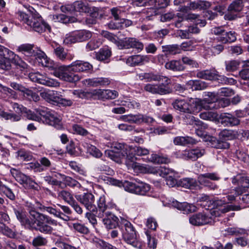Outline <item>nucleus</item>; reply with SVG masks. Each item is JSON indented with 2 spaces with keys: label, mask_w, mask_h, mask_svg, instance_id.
<instances>
[{
  "label": "nucleus",
  "mask_w": 249,
  "mask_h": 249,
  "mask_svg": "<svg viewBox=\"0 0 249 249\" xmlns=\"http://www.w3.org/2000/svg\"><path fill=\"white\" fill-rule=\"evenodd\" d=\"M29 208L30 219L25 212L19 208H13V211L17 218L22 225L26 228L39 231L44 234H50L53 229L50 225H56V221L49 216L36 212L33 205L30 203Z\"/></svg>",
  "instance_id": "nucleus-1"
},
{
  "label": "nucleus",
  "mask_w": 249,
  "mask_h": 249,
  "mask_svg": "<svg viewBox=\"0 0 249 249\" xmlns=\"http://www.w3.org/2000/svg\"><path fill=\"white\" fill-rule=\"evenodd\" d=\"M10 105L12 110L9 109L10 111H14L15 113L7 112L4 111H1L0 113V116L5 120H9L12 122H17L20 121L22 119L23 114H25L26 117L30 120L40 122L42 120L41 116H40L37 112L38 114L32 112L30 110H28L26 107L22 105L18 104L17 103H10Z\"/></svg>",
  "instance_id": "nucleus-2"
},
{
  "label": "nucleus",
  "mask_w": 249,
  "mask_h": 249,
  "mask_svg": "<svg viewBox=\"0 0 249 249\" xmlns=\"http://www.w3.org/2000/svg\"><path fill=\"white\" fill-rule=\"evenodd\" d=\"M18 18L33 30L39 33L45 32L46 30L51 31V27L46 23L41 16L32 7L29 9L28 13L18 11L17 13Z\"/></svg>",
  "instance_id": "nucleus-3"
},
{
  "label": "nucleus",
  "mask_w": 249,
  "mask_h": 249,
  "mask_svg": "<svg viewBox=\"0 0 249 249\" xmlns=\"http://www.w3.org/2000/svg\"><path fill=\"white\" fill-rule=\"evenodd\" d=\"M208 97L203 100L198 98H191L188 102V111L187 113H196L199 112L202 108L205 110L216 109L219 107L220 101L213 92H208Z\"/></svg>",
  "instance_id": "nucleus-4"
},
{
  "label": "nucleus",
  "mask_w": 249,
  "mask_h": 249,
  "mask_svg": "<svg viewBox=\"0 0 249 249\" xmlns=\"http://www.w3.org/2000/svg\"><path fill=\"white\" fill-rule=\"evenodd\" d=\"M127 157L129 160L126 161V166L128 169H133L136 172L159 174L160 176L173 174L174 175L173 170L166 168L164 166L155 167L137 163L135 161L137 160V158L132 154L129 155Z\"/></svg>",
  "instance_id": "nucleus-5"
},
{
  "label": "nucleus",
  "mask_w": 249,
  "mask_h": 249,
  "mask_svg": "<svg viewBox=\"0 0 249 249\" xmlns=\"http://www.w3.org/2000/svg\"><path fill=\"white\" fill-rule=\"evenodd\" d=\"M119 223V228L121 230L124 241L135 248H140L141 244L137 239L136 231L133 225L127 220L122 217Z\"/></svg>",
  "instance_id": "nucleus-6"
},
{
  "label": "nucleus",
  "mask_w": 249,
  "mask_h": 249,
  "mask_svg": "<svg viewBox=\"0 0 249 249\" xmlns=\"http://www.w3.org/2000/svg\"><path fill=\"white\" fill-rule=\"evenodd\" d=\"M10 173L16 180L22 185L25 189L39 190L40 188L39 185L30 177L15 168H12L10 170Z\"/></svg>",
  "instance_id": "nucleus-7"
},
{
  "label": "nucleus",
  "mask_w": 249,
  "mask_h": 249,
  "mask_svg": "<svg viewBox=\"0 0 249 249\" xmlns=\"http://www.w3.org/2000/svg\"><path fill=\"white\" fill-rule=\"evenodd\" d=\"M36 110L45 119L46 123L49 125L54 126L57 129L63 128L60 117L55 112L50 111L45 107L38 108Z\"/></svg>",
  "instance_id": "nucleus-8"
},
{
  "label": "nucleus",
  "mask_w": 249,
  "mask_h": 249,
  "mask_svg": "<svg viewBox=\"0 0 249 249\" xmlns=\"http://www.w3.org/2000/svg\"><path fill=\"white\" fill-rule=\"evenodd\" d=\"M71 71V64L69 65H62L55 68L53 72V75L60 79L73 83L79 81L80 79L78 74L69 73Z\"/></svg>",
  "instance_id": "nucleus-9"
},
{
  "label": "nucleus",
  "mask_w": 249,
  "mask_h": 249,
  "mask_svg": "<svg viewBox=\"0 0 249 249\" xmlns=\"http://www.w3.org/2000/svg\"><path fill=\"white\" fill-rule=\"evenodd\" d=\"M92 36L91 32L85 30L73 32L71 34L66 35L63 42L68 45L78 42H82L89 39Z\"/></svg>",
  "instance_id": "nucleus-10"
},
{
  "label": "nucleus",
  "mask_w": 249,
  "mask_h": 249,
  "mask_svg": "<svg viewBox=\"0 0 249 249\" xmlns=\"http://www.w3.org/2000/svg\"><path fill=\"white\" fill-rule=\"evenodd\" d=\"M171 82V79L169 78V81L167 83H165V81H162L160 84H147L143 89L144 90L153 94L160 95L169 94L172 92V89L169 86Z\"/></svg>",
  "instance_id": "nucleus-11"
},
{
  "label": "nucleus",
  "mask_w": 249,
  "mask_h": 249,
  "mask_svg": "<svg viewBox=\"0 0 249 249\" xmlns=\"http://www.w3.org/2000/svg\"><path fill=\"white\" fill-rule=\"evenodd\" d=\"M236 135V132L233 130L226 129L222 130L219 134V140H216V143L213 146L220 149L229 148L230 145L226 141L234 139Z\"/></svg>",
  "instance_id": "nucleus-12"
},
{
  "label": "nucleus",
  "mask_w": 249,
  "mask_h": 249,
  "mask_svg": "<svg viewBox=\"0 0 249 249\" xmlns=\"http://www.w3.org/2000/svg\"><path fill=\"white\" fill-rule=\"evenodd\" d=\"M124 186L126 191L140 195H145L150 189V186L143 182H138L137 183L126 182Z\"/></svg>",
  "instance_id": "nucleus-13"
},
{
  "label": "nucleus",
  "mask_w": 249,
  "mask_h": 249,
  "mask_svg": "<svg viewBox=\"0 0 249 249\" xmlns=\"http://www.w3.org/2000/svg\"><path fill=\"white\" fill-rule=\"evenodd\" d=\"M76 200L82 204L87 210L93 211L95 209V197L91 193H85L75 196Z\"/></svg>",
  "instance_id": "nucleus-14"
},
{
  "label": "nucleus",
  "mask_w": 249,
  "mask_h": 249,
  "mask_svg": "<svg viewBox=\"0 0 249 249\" xmlns=\"http://www.w3.org/2000/svg\"><path fill=\"white\" fill-rule=\"evenodd\" d=\"M190 223L195 226H201L212 224V218L203 213H199L192 215L189 218Z\"/></svg>",
  "instance_id": "nucleus-15"
},
{
  "label": "nucleus",
  "mask_w": 249,
  "mask_h": 249,
  "mask_svg": "<svg viewBox=\"0 0 249 249\" xmlns=\"http://www.w3.org/2000/svg\"><path fill=\"white\" fill-rule=\"evenodd\" d=\"M137 76L140 80H144L146 82L165 81V83H167L169 81L168 77L160 74H156L152 72L140 73L137 74Z\"/></svg>",
  "instance_id": "nucleus-16"
},
{
  "label": "nucleus",
  "mask_w": 249,
  "mask_h": 249,
  "mask_svg": "<svg viewBox=\"0 0 249 249\" xmlns=\"http://www.w3.org/2000/svg\"><path fill=\"white\" fill-rule=\"evenodd\" d=\"M205 153V150L204 148L201 147H197L195 148L184 151L182 154V156L185 160H196L203 156Z\"/></svg>",
  "instance_id": "nucleus-17"
},
{
  "label": "nucleus",
  "mask_w": 249,
  "mask_h": 249,
  "mask_svg": "<svg viewBox=\"0 0 249 249\" xmlns=\"http://www.w3.org/2000/svg\"><path fill=\"white\" fill-rule=\"evenodd\" d=\"M205 153V150L204 148L201 147H197L195 148L184 151L182 154V156L185 160H196L203 156Z\"/></svg>",
  "instance_id": "nucleus-18"
},
{
  "label": "nucleus",
  "mask_w": 249,
  "mask_h": 249,
  "mask_svg": "<svg viewBox=\"0 0 249 249\" xmlns=\"http://www.w3.org/2000/svg\"><path fill=\"white\" fill-rule=\"evenodd\" d=\"M60 92L54 90H44L40 93V96L45 101L54 105H58Z\"/></svg>",
  "instance_id": "nucleus-19"
},
{
  "label": "nucleus",
  "mask_w": 249,
  "mask_h": 249,
  "mask_svg": "<svg viewBox=\"0 0 249 249\" xmlns=\"http://www.w3.org/2000/svg\"><path fill=\"white\" fill-rule=\"evenodd\" d=\"M71 71L75 72H87L92 70L93 66L87 61L76 60L71 64Z\"/></svg>",
  "instance_id": "nucleus-20"
},
{
  "label": "nucleus",
  "mask_w": 249,
  "mask_h": 249,
  "mask_svg": "<svg viewBox=\"0 0 249 249\" xmlns=\"http://www.w3.org/2000/svg\"><path fill=\"white\" fill-rule=\"evenodd\" d=\"M105 155L117 163H121L122 160L124 159L125 160V163H126V161L128 160H129L127 157L131 154L130 153L128 154L127 152L125 151H122V153H121L114 150H109L105 151Z\"/></svg>",
  "instance_id": "nucleus-21"
},
{
  "label": "nucleus",
  "mask_w": 249,
  "mask_h": 249,
  "mask_svg": "<svg viewBox=\"0 0 249 249\" xmlns=\"http://www.w3.org/2000/svg\"><path fill=\"white\" fill-rule=\"evenodd\" d=\"M82 82L85 86L96 87L108 85L110 82L107 78L94 77L85 79Z\"/></svg>",
  "instance_id": "nucleus-22"
},
{
  "label": "nucleus",
  "mask_w": 249,
  "mask_h": 249,
  "mask_svg": "<svg viewBox=\"0 0 249 249\" xmlns=\"http://www.w3.org/2000/svg\"><path fill=\"white\" fill-rule=\"evenodd\" d=\"M150 61L148 55H134L129 56L126 60V63L131 66L142 65Z\"/></svg>",
  "instance_id": "nucleus-23"
},
{
  "label": "nucleus",
  "mask_w": 249,
  "mask_h": 249,
  "mask_svg": "<svg viewBox=\"0 0 249 249\" xmlns=\"http://www.w3.org/2000/svg\"><path fill=\"white\" fill-rule=\"evenodd\" d=\"M38 50H36L34 44H23L17 48L18 52L27 57H35Z\"/></svg>",
  "instance_id": "nucleus-24"
},
{
  "label": "nucleus",
  "mask_w": 249,
  "mask_h": 249,
  "mask_svg": "<svg viewBox=\"0 0 249 249\" xmlns=\"http://www.w3.org/2000/svg\"><path fill=\"white\" fill-rule=\"evenodd\" d=\"M219 122L225 126H233L239 124V120L229 113L222 114L218 120Z\"/></svg>",
  "instance_id": "nucleus-25"
},
{
  "label": "nucleus",
  "mask_w": 249,
  "mask_h": 249,
  "mask_svg": "<svg viewBox=\"0 0 249 249\" xmlns=\"http://www.w3.org/2000/svg\"><path fill=\"white\" fill-rule=\"evenodd\" d=\"M108 207L106 204V197L105 196H101L97 201V207L95 206L94 210L96 212V215L98 217L103 218L105 216V214L109 213L107 211Z\"/></svg>",
  "instance_id": "nucleus-26"
},
{
  "label": "nucleus",
  "mask_w": 249,
  "mask_h": 249,
  "mask_svg": "<svg viewBox=\"0 0 249 249\" xmlns=\"http://www.w3.org/2000/svg\"><path fill=\"white\" fill-rule=\"evenodd\" d=\"M72 93L80 98H87L93 96L103 98V89H93L89 92L82 90H74Z\"/></svg>",
  "instance_id": "nucleus-27"
},
{
  "label": "nucleus",
  "mask_w": 249,
  "mask_h": 249,
  "mask_svg": "<svg viewBox=\"0 0 249 249\" xmlns=\"http://www.w3.org/2000/svg\"><path fill=\"white\" fill-rule=\"evenodd\" d=\"M103 222L107 229H112L117 226L119 227V221L117 217L111 213L105 214Z\"/></svg>",
  "instance_id": "nucleus-28"
},
{
  "label": "nucleus",
  "mask_w": 249,
  "mask_h": 249,
  "mask_svg": "<svg viewBox=\"0 0 249 249\" xmlns=\"http://www.w3.org/2000/svg\"><path fill=\"white\" fill-rule=\"evenodd\" d=\"M249 7V0H234L228 7V10L231 13L241 11L244 7Z\"/></svg>",
  "instance_id": "nucleus-29"
},
{
  "label": "nucleus",
  "mask_w": 249,
  "mask_h": 249,
  "mask_svg": "<svg viewBox=\"0 0 249 249\" xmlns=\"http://www.w3.org/2000/svg\"><path fill=\"white\" fill-rule=\"evenodd\" d=\"M172 206L177 209L183 211V213L195 212L197 210L196 207L192 204L187 202L180 203L176 200L172 202Z\"/></svg>",
  "instance_id": "nucleus-30"
},
{
  "label": "nucleus",
  "mask_w": 249,
  "mask_h": 249,
  "mask_svg": "<svg viewBox=\"0 0 249 249\" xmlns=\"http://www.w3.org/2000/svg\"><path fill=\"white\" fill-rule=\"evenodd\" d=\"M217 76L218 71L215 69L200 71L196 73V76L198 78L207 80H216Z\"/></svg>",
  "instance_id": "nucleus-31"
},
{
  "label": "nucleus",
  "mask_w": 249,
  "mask_h": 249,
  "mask_svg": "<svg viewBox=\"0 0 249 249\" xmlns=\"http://www.w3.org/2000/svg\"><path fill=\"white\" fill-rule=\"evenodd\" d=\"M209 179L212 180H218L220 177L215 173H206L199 175L197 178L199 183L206 187L210 182Z\"/></svg>",
  "instance_id": "nucleus-32"
},
{
  "label": "nucleus",
  "mask_w": 249,
  "mask_h": 249,
  "mask_svg": "<svg viewBox=\"0 0 249 249\" xmlns=\"http://www.w3.org/2000/svg\"><path fill=\"white\" fill-rule=\"evenodd\" d=\"M54 53L56 57L62 61L67 60L71 61L74 57V55L68 53L65 51L64 49L61 46H59L54 49Z\"/></svg>",
  "instance_id": "nucleus-33"
},
{
  "label": "nucleus",
  "mask_w": 249,
  "mask_h": 249,
  "mask_svg": "<svg viewBox=\"0 0 249 249\" xmlns=\"http://www.w3.org/2000/svg\"><path fill=\"white\" fill-rule=\"evenodd\" d=\"M233 184L241 185L249 188V176L243 174H238L232 178Z\"/></svg>",
  "instance_id": "nucleus-34"
},
{
  "label": "nucleus",
  "mask_w": 249,
  "mask_h": 249,
  "mask_svg": "<svg viewBox=\"0 0 249 249\" xmlns=\"http://www.w3.org/2000/svg\"><path fill=\"white\" fill-rule=\"evenodd\" d=\"M217 40L223 43L233 42L236 40V34L233 31L226 32L225 31L222 36L217 37Z\"/></svg>",
  "instance_id": "nucleus-35"
},
{
  "label": "nucleus",
  "mask_w": 249,
  "mask_h": 249,
  "mask_svg": "<svg viewBox=\"0 0 249 249\" xmlns=\"http://www.w3.org/2000/svg\"><path fill=\"white\" fill-rule=\"evenodd\" d=\"M16 158L20 160L29 161L33 159L32 153L25 149H20L16 152Z\"/></svg>",
  "instance_id": "nucleus-36"
},
{
  "label": "nucleus",
  "mask_w": 249,
  "mask_h": 249,
  "mask_svg": "<svg viewBox=\"0 0 249 249\" xmlns=\"http://www.w3.org/2000/svg\"><path fill=\"white\" fill-rule=\"evenodd\" d=\"M35 58L42 66L46 67H51L50 59L47 57L46 54L41 50H39L38 51Z\"/></svg>",
  "instance_id": "nucleus-37"
},
{
  "label": "nucleus",
  "mask_w": 249,
  "mask_h": 249,
  "mask_svg": "<svg viewBox=\"0 0 249 249\" xmlns=\"http://www.w3.org/2000/svg\"><path fill=\"white\" fill-rule=\"evenodd\" d=\"M153 119L150 117L146 116L141 114L133 115L132 116V123L140 124L142 123H151Z\"/></svg>",
  "instance_id": "nucleus-38"
},
{
  "label": "nucleus",
  "mask_w": 249,
  "mask_h": 249,
  "mask_svg": "<svg viewBox=\"0 0 249 249\" xmlns=\"http://www.w3.org/2000/svg\"><path fill=\"white\" fill-rule=\"evenodd\" d=\"M111 55V51L107 47L100 49L99 52L96 53V58L99 61L108 60Z\"/></svg>",
  "instance_id": "nucleus-39"
},
{
  "label": "nucleus",
  "mask_w": 249,
  "mask_h": 249,
  "mask_svg": "<svg viewBox=\"0 0 249 249\" xmlns=\"http://www.w3.org/2000/svg\"><path fill=\"white\" fill-rule=\"evenodd\" d=\"M165 67L167 69L174 71H181L185 69V67L181 62L177 60H172L166 63Z\"/></svg>",
  "instance_id": "nucleus-40"
},
{
  "label": "nucleus",
  "mask_w": 249,
  "mask_h": 249,
  "mask_svg": "<svg viewBox=\"0 0 249 249\" xmlns=\"http://www.w3.org/2000/svg\"><path fill=\"white\" fill-rule=\"evenodd\" d=\"M174 143L176 145H185L188 144H195L196 141L190 137H177L174 140Z\"/></svg>",
  "instance_id": "nucleus-41"
},
{
  "label": "nucleus",
  "mask_w": 249,
  "mask_h": 249,
  "mask_svg": "<svg viewBox=\"0 0 249 249\" xmlns=\"http://www.w3.org/2000/svg\"><path fill=\"white\" fill-rule=\"evenodd\" d=\"M70 10L79 12H87L89 10V7L85 3L81 1H76L71 5Z\"/></svg>",
  "instance_id": "nucleus-42"
},
{
  "label": "nucleus",
  "mask_w": 249,
  "mask_h": 249,
  "mask_svg": "<svg viewBox=\"0 0 249 249\" xmlns=\"http://www.w3.org/2000/svg\"><path fill=\"white\" fill-rule=\"evenodd\" d=\"M0 230L4 235L8 237L14 238L17 235V231L15 226L9 227L6 224H4L0 228Z\"/></svg>",
  "instance_id": "nucleus-43"
},
{
  "label": "nucleus",
  "mask_w": 249,
  "mask_h": 249,
  "mask_svg": "<svg viewBox=\"0 0 249 249\" xmlns=\"http://www.w3.org/2000/svg\"><path fill=\"white\" fill-rule=\"evenodd\" d=\"M57 197L58 199L63 200L69 205L74 200L72 194L70 192L66 190L59 191L58 193Z\"/></svg>",
  "instance_id": "nucleus-44"
},
{
  "label": "nucleus",
  "mask_w": 249,
  "mask_h": 249,
  "mask_svg": "<svg viewBox=\"0 0 249 249\" xmlns=\"http://www.w3.org/2000/svg\"><path fill=\"white\" fill-rule=\"evenodd\" d=\"M174 107L181 112H187L188 111V102H186L184 100L177 99L173 103Z\"/></svg>",
  "instance_id": "nucleus-45"
},
{
  "label": "nucleus",
  "mask_w": 249,
  "mask_h": 249,
  "mask_svg": "<svg viewBox=\"0 0 249 249\" xmlns=\"http://www.w3.org/2000/svg\"><path fill=\"white\" fill-rule=\"evenodd\" d=\"M162 51L167 54H176L180 52L178 45L177 44L163 46Z\"/></svg>",
  "instance_id": "nucleus-46"
},
{
  "label": "nucleus",
  "mask_w": 249,
  "mask_h": 249,
  "mask_svg": "<svg viewBox=\"0 0 249 249\" xmlns=\"http://www.w3.org/2000/svg\"><path fill=\"white\" fill-rule=\"evenodd\" d=\"M180 184L183 187L190 189H194L197 186L196 180L192 178H185L181 179Z\"/></svg>",
  "instance_id": "nucleus-47"
},
{
  "label": "nucleus",
  "mask_w": 249,
  "mask_h": 249,
  "mask_svg": "<svg viewBox=\"0 0 249 249\" xmlns=\"http://www.w3.org/2000/svg\"><path fill=\"white\" fill-rule=\"evenodd\" d=\"M22 92H23V96L30 101L37 102L40 99L39 96L36 93L25 88H24Z\"/></svg>",
  "instance_id": "nucleus-48"
},
{
  "label": "nucleus",
  "mask_w": 249,
  "mask_h": 249,
  "mask_svg": "<svg viewBox=\"0 0 249 249\" xmlns=\"http://www.w3.org/2000/svg\"><path fill=\"white\" fill-rule=\"evenodd\" d=\"M86 147L87 150V152L93 157L96 158H99L102 157V152L95 146L87 143Z\"/></svg>",
  "instance_id": "nucleus-49"
},
{
  "label": "nucleus",
  "mask_w": 249,
  "mask_h": 249,
  "mask_svg": "<svg viewBox=\"0 0 249 249\" xmlns=\"http://www.w3.org/2000/svg\"><path fill=\"white\" fill-rule=\"evenodd\" d=\"M200 118L205 120L211 121H216L218 119V114L213 111H206L199 114Z\"/></svg>",
  "instance_id": "nucleus-50"
},
{
  "label": "nucleus",
  "mask_w": 249,
  "mask_h": 249,
  "mask_svg": "<svg viewBox=\"0 0 249 249\" xmlns=\"http://www.w3.org/2000/svg\"><path fill=\"white\" fill-rule=\"evenodd\" d=\"M225 65L226 67V70L227 71H236L239 66V63L238 61L232 60L226 61L225 62Z\"/></svg>",
  "instance_id": "nucleus-51"
},
{
  "label": "nucleus",
  "mask_w": 249,
  "mask_h": 249,
  "mask_svg": "<svg viewBox=\"0 0 249 249\" xmlns=\"http://www.w3.org/2000/svg\"><path fill=\"white\" fill-rule=\"evenodd\" d=\"M133 38H125L124 39L119 40L117 47L119 49L131 48Z\"/></svg>",
  "instance_id": "nucleus-52"
},
{
  "label": "nucleus",
  "mask_w": 249,
  "mask_h": 249,
  "mask_svg": "<svg viewBox=\"0 0 249 249\" xmlns=\"http://www.w3.org/2000/svg\"><path fill=\"white\" fill-rule=\"evenodd\" d=\"M225 231L230 235L235 236L243 235L247 233V231L245 229L237 227L228 228L225 230Z\"/></svg>",
  "instance_id": "nucleus-53"
},
{
  "label": "nucleus",
  "mask_w": 249,
  "mask_h": 249,
  "mask_svg": "<svg viewBox=\"0 0 249 249\" xmlns=\"http://www.w3.org/2000/svg\"><path fill=\"white\" fill-rule=\"evenodd\" d=\"M148 160L154 163H166L168 162V159L163 156L157 155L152 154Z\"/></svg>",
  "instance_id": "nucleus-54"
},
{
  "label": "nucleus",
  "mask_w": 249,
  "mask_h": 249,
  "mask_svg": "<svg viewBox=\"0 0 249 249\" xmlns=\"http://www.w3.org/2000/svg\"><path fill=\"white\" fill-rule=\"evenodd\" d=\"M0 55L1 57L9 56L15 60L18 58V56L15 54L13 52L1 45H0Z\"/></svg>",
  "instance_id": "nucleus-55"
},
{
  "label": "nucleus",
  "mask_w": 249,
  "mask_h": 249,
  "mask_svg": "<svg viewBox=\"0 0 249 249\" xmlns=\"http://www.w3.org/2000/svg\"><path fill=\"white\" fill-rule=\"evenodd\" d=\"M9 57V56H5L0 58V68L5 70H8L10 69L11 65Z\"/></svg>",
  "instance_id": "nucleus-56"
},
{
  "label": "nucleus",
  "mask_w": 249,
  "mask_h": 249,
  "mask_svg": "<svg viewBox=\"0 0 249 249\" xmlns=\"http://www.w3.org/2000/svg\"><path fill=\"white\" fill-rule=\"evenodd\" d=\"M0 92L5 94L9 97L16 99L17 98V94L15 91L9 88L2 86L0 84Z\"/></svg>",
  "instance_id": "nucleus-57"
},
{
  "label": "nucleus",
  "mask_w": 249,
  "mask_h": 249,
  "mask_svg": "<svg viewBox=\"0 0 249 249\" xmlns=\"http://www.w3.org/2000/svg\"><path fill=\"white\" fill-rule=\"evenodd\" d=\"M88 212H87L85 213V216L86 218H88L89 222L93 226H95L97 222V220L96 218V217L97 216L96 215V212H95V211L94 210V211L91 210H88Z\"/></svg>",
  "instance_id": "nucleus-58"
},
{
  "label": "nucleus",
  "mask_w": 249,
  "mask_h": 249,
  "mask_svg": "<svg viewBox=\"0 0 249 249\" xmlns=\"http://www.w3.org/2000/svg\"><path fill=\"white\" fill-rule=\"evenodd\" d=\"M47 243V239L41 236L35 237L32 241V244L35 247L45 246Z\"/></svg>",
  "instance_id": "nucleus-59"
},
{
  "label": "nucleus",
  "mask_w": 249,
  "mask_h": 249,
  "mask_svg": "<svg viewBox=\"0 0 249 249\" xmlns=\"http://www.w3.org/2000/svg\"><path fill=\"white\" fill-rule=\"evenodd\" d=\"M27 168L28 169L33 170L36 172H41L44 170V168L42 167L40 164L38 162L30 163Z\"/></svg>",
  "instance_id": "nucleus-60"
},
{
  "label": "nucleus",
  "mask_w": 249,
  "mask_h": 249,
  "mask_svg": "<svg viewBox=\"0 0 249 249\" xmlns=\"http://www.w3.org/2000/svg\"><path fill=\"white\" fill-rule=\"evenodd\" d=\"M118 95V93L116 90L110 89L103 90V98L106 99H114Z\"/></svg>",
  "instance_id": "nucleus-61"
},
{
  "label": "nucleus",
  "mask_w": 249,
  "mask_h": 249,
  "mask_svg": "<svg viewBox=\"0 0 249 249\" xmlns=\"http://www.w3.org/2000/svg\"><path fill=\"white\" fill-rule=\"evenodd\" d=\"M1 191L10 200H14L16 199L13 191L7 186L5 185Z\"/></svg>",
  "instance_id": "nucleus-62"
},
{
  "label": "nucleus",
  "mask_w": 249,
  "mask_h": 249,
  "mask_svg": "<svg viewBox=\"0 0 249 249\" xmlns=\"http://www.w3.org/2000/svg\"><path fill=\"white\" fill-rule=\"evenodd\" d=\"M73 228L75 231L81 233L87 234L89 232V229L80 223H76L73 224Z\"/></svg>",
  "instance_id": "nucleus-63"
},
{
  "label": "nucleus",
  "mask_w": 249,
  "mask_h": 249,
  "mask_svg": "<svg viewBox=\"0 0 249 249\" xmlns=\"http://www.w3.org/2000/svg\"><path fill=\"white\" fill-rule=\"evenodd\" d=\"M100 45V42L96 39H92L89 41L86 45V49L88 51H92L98 48Z\"/></svg>",
  "instance_id": "nucleus-64"
}]
</instances>
